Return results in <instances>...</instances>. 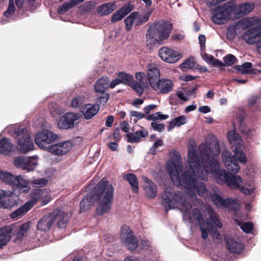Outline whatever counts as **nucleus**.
<instances>
[{
  "label": "nucleus",
  "mask_w": 261,
  "mask_h": 261,
  "mask_svg": "<svg viewBox=\"0 0 261 261\" xmlns=\"http://www.w3.org/2000/svg\"><path fill=\"white\" fill-rule=\"evenodd\" d=\"M123 178L132 186L133 191L137 193L138 191V182L137 177L133 174L129 173L124 175Z\"/></svg>",
  "instance_id": "nucleus-36"
},
{
  "label": "nucleus",
  "mask_w": 261,
  "mask_h": 261,
  "mask_svg": "<svg viewBox=\"0 0 261 261\" xmlns=\"http://www.w3.org/2000/svg\"><path fill=\"white\" fill-rule=\"evenodd\" d=\"M252 64L250 62H245L241 66H236L235 69L239 71L242 74H246L252 73Z\"/></svg>",
  "instance_id": "nucleus-39"
},
{
  "label": "nucleus",
  "mask_w": 261,
  "mask_h": 261,
  "mask_svg": "<svg viewBox=\"0 0 261 261\" xmlns=\"http://www.w3.org/2000/svg\"><path fill=\"white\" fill-rule=\"evenodd\" d=\"M72 147L73 144L71 141H65L51 145L48 151L54 155L62 156L68 153Z\"/></svg>",
  "instance_id": "nucleus-16"
},
{
  "label": "nucleus",
  "mask_w": 261,
  "mask_h": 261,
  "mask_svg": "<svg viewBox=\"0 0 261 261\" xmlns=\"http://www.w3.org/2000/svg\"><path fill=\"white\" fill-rule=\"evenodd\" d=\"M203 58L207 63L212 64H213V63H214V61L215 59V58H214L212 55H208L207 54H205L204 55H203Z\"/></svg>",
  "instance_id": "nucleus-56"
},
{
  "label": "nucleus",
  "mask_w": 261,
  "mask_h": 261,
  "mask_svg": "<svg viewBox=\"0 0 261 261\" xmlns=\"http://www.w3.org/2000/svg\"><path fill=\"white\" fill-rule=\"evenodd\" d=\"M58 225L59 228H64L68 221L67 214L60 212L57 216Z\"/></svg>",
  "instance_id": "nucleus-44"
},
{
  "label": "nucleus",
  "mask_w": 261,
  "mask_h": 261,
  "mask_svg": "<svg viewBox=\"0 0 261 261\" xmlns=\"http://www.w3.org/2000/svg\"><path fill=\"white\" fill-rule=\"evenodd\" d=\"M190 146L188 158L190 168L189 171L182 173L180 175L182 166L181 157L176 151L170 152V160L167 164V168L173 184L184 188L188 197H182L180 192H175L170 187H167L165 190L170 188L173 192L179 194L183 199H187L189 201L191 199L193 201L197 194L200 196L207 195V191L201 180L205 178L207 174H211L218 182L222 184L226 182L231 188H239L245 194L249 195L253 192L254 187L252 182L240 185L242 179L239 175H232L224 170H220L219 164L215 159V156L220 153V149L215 139H213L211 143H203L199 146L202 165L195 150V142H191Z\"/></svg>",
  "instance_id": "nucleus-1"
},
{
  "label": "nucleus",
  "mask_w": 261,
  "mask_h": 261,
  "mask_svg": "<svg viewBox=\"0 0 261 261\" xmlns=\"http://www.w3.org/2000/svg\"><path fill=\"white\" fill-rule=\"evenodd\" d=\"M187 122V117L185 116H179L172 119L170 122V125L168 128L169 130L174 127H179L185 124Z\"/></svg>",
  "instance_id": "nucleus-37"
},
{
  "label": "nucleus",
  "mask_w": 261,
  "mask_h": 261,
  "mask_svg": "<svg viewBox=\"0 0 261 261\" xmlns=\"http://www.w3.org/2000/svg\"><path fill=\"white\" fill-rule=\"evenodd\" d=\"M12 194L10 196H8L7 197H5V198H4L3 201L4 202H7L8 204L13 203V205H12V207L13 205L15 204L16 200L15 199H13L12 198V195L14 194V191L11 192Z\"/></svg>",
  "instance_id": "nucleus-54"
},
{
  "label": "nucleus",
  "mask_w": 261,
  "mask_h": 261,
  "mask_svg": "<svg viewBox=\"0 0 261 261\" xmlns=\"http://www.w3.org/2000/svg\"><path fill=\"white\" fill-rule=\"evenodd\" d=\"M132 10L131 5H124L121 9L114 13L111 19L112 22H116L121 20L125 16L128 14Z\"/></svg>",
  "instance_id": "nucleus-26"
},
{
  "label": "nucleus",
  "mask_w": 261,
  "mask_h": 261,
  "mask_svg": "<svg viewBox=\"0 0 261 261\" xmlns=\"http://www.w3.org/2000/svg\"><path fill=\"white\" fill-rule=\"evenodd\" d=\"M196 66V63L192 58H190L187 59L184 63H182L180 67L182 68L192 69Z\"/></svg>",
  "instance_id": "nucleus-46"
},
{
  "label": "nucleus",
  "mask_w": 261,
  "mask_h": 261,
  "mask_svg": "<svg viewBox=\"0 0 261 261\" xmlns=\"http://www.w3.org/2000/svg\"><path fill=\"white\" fill-rule=\"evenodd\" d=\"M114 121V118L112 116H109L106 121V125L108 127H111Z\"/></svg>",
  "instance_id": "nucleus-62"
},
{
  "label": "nucleus",
  "mask_w": 261,
  "mask_h": 261,
  "mask_svg": "<svg viewBox=\"0 0 261 261\" xmlns=\"http://www.w3.org/2000/svg\"><path fill=\"white\" fill-rule=\"evenodd\" d=\"M172 29V24L163 20L150 24L146 34V45L151 48L156 44H161L169 37Z\"/></svg>",
  "instance_id": "nucleus-6"
},
{
  "label": "nucleus",
  "mask_w": 261,
  "mask_h": 261,
  "mask_svg": "<svg viewBox=\"0 0 261 261\" xmlns=\"http://www.w3.org/2000/svg\"><path fill=\"white\" fill-rule=\"evenodd\" d=\"M144 182L143 187L146 196L150 198H154L157 194V187L155 184L146 177H142Z\"/></svg>",
  "instance_id": "nucleus-20"
},
{
  "label": "nucleus",
  "mask_w": 261,
  "mask_h": 261,
  "mask_svg": "<svg viewBox=\"0 0 261 261\" xmlns=\"http://www.w3.org/2000/svg\"><path fill=\"white\" fill-rule=\"evenodd\" d=\"M121 128L125 133L129 131V124L127 122L124 121L121 123Z\"/></svg>",
  "instance_id": "nucleus-58"
},
{
  "label": "nucleus",
  "mask_w": 261,
  "mask_h": 261,
  "mask_svg": "<svg viewBox=\"0 0 261 261\" xmlns=\"http://www.w3.org/2000/svg\"><path fill=\"white\" fill-rule=\"evenodd\" d=\"M148 132L147 131V130L145 129H142L136 132V135L138 137H140V139H141V138L146 137L148 135Z\"/></svg>",
  "instance_id": "nucleus-57"
},
{
  "label": "nucleus",
  "mask_w": 261,
  "mask_h": 261,
  "mask_svg": "<svg viewBox=\"0 0 261 261\" xmlns=\"http://www.w3.org/2000/svg\"><path fill=\"white\" fill-rule=\"evenodd\" d=\"M151 126L154 130L160 132H163L165 129V125L163 123H158L156 121H152Z\"/></svg>",
  "instance_id": "nucleus-50"
},
{
  "label": "nucleus",
  "mask_w": 261,
  "mask_h": 261,
  "mask_svg": "<svg viewBox=\"0 0 261 261\" xmlns=\"http://www.w3.org/2000/svg\"><path fill=\"white\" fill-rule=\"evenodd\" d=\"M17 151L26 153L34 150V144L25 127L19 126L17 128Z\"/></svg>",
  "instance_id": "nucleus-7"
},
{
  "label": "nucleus",
  "mask_w": 261,
  "mask_h": 261,
  "mask_svg": "<svg viewBox=\"0 0 261 261\" xmlns=\"http://www.w3.org/2000/svg\"><path fill=\"white\" fill-rule=\"evenodd\" d=\"M130 115L132 117H136L138 119H140L145 117V115L144 114L136 111H131L130 112Z\"/></svg>",
  "instance_id": "nucleus-55"
},
{
  "label": "nucleus",
  "mask_w": 261,
  "mask_h": 261,
  "mask_svg": "<svg viewBox=\"0 0 261 261\" xmlns=\"http://www.w3.org/2000/svg\"><path fill=\"white\" fill-rule=\"evenodd\" d=\"M156 107L155 105H150L144 108V112L148 114L150 110H153Z\"/></svg>",
  "instance_id": "nucleus-63"
},
{
  "label": "nucleus",
  "mask_w": 261,
  "mask_h": 261,
  "mask_svg": "<svg viewBox=\"0 0 261 261\" xmlns=\"http://www.w3.org/2000/svg\"><path fill=\"white\" fill-rule=\"evenodd\" d=\"M237 59L232 55L229 54L224 58V62L225 65L230 66L236 62Z\"/></svg>",
  "instance_id": "nucleus-49"
},
{
  "label": "nucleus",
  "mask_w": 261,
  "mask_h": 261,
  "mask_svg": "<svg viewBox=\"0 0 261 261\" xmlns=\"http://www.w3.org/2000/svg\"><path fill=\"white\" fill-rule=\"evenodd\" d=\"M38 159L37 156L30 158L23 155L17 156V168H20L27 171H33L38 165Z\"/></svg>",
  "instance_id": "nucleus-15"
},
{
  "label": "nucleus",
  "mask_w": 261,
  "mask_h": 261,
  "mask_svg": "<svg viewBox=\"0 0 261 261\" xmlns=\"http://www.w3.org/2000/svg\"><path fill=\"white\" fill-rule=\"evenodd\" d=\"M12 193L10 191H4L0 190V207L4 208H11L13 203L8 204L7 202H4L3 199L5 197L10 196Z\"/></svg>",
  "instance_id": "nucleus-42"
},
{
  "label": "nucleus",
  "mask_w": 261,
  "mask_h": 261,
  "mask_svg": "<svg viewBox=\"0 0 261 261\" xmlns=\"http://www.w3.org/2000/svg\"><path fill=\"white\" fill-rule=\"evenodd\" d=\"M144 73L139 72L136 73V77L137 81L133 82L132 87L138 94L139 96L142 94L144 91L145 87L143 81Z\"/></svg>",
  "instance_id": "nucleus-25"
},
{
  "label": "nucleus",
  "mask_w": 261,
  "mask_h": 261,
  "mask_svg": "<svg viewBox=\"0 0 261 261\" xmlns=\"http://www.w3.org/2000/svg\"><path fill=\"white\" fill-rule=\"evenodd\" d=\"M110 81L107 77H102L99 79L95 85V91L97 93H103L109 87Z\"/></svg>",
  "instance_id": "nucleus-29"
},
{
  "label": "nucleus",
  "mask_w": 261,
  "mask_h": 261,
  "mask_svg": "<svg viewBox=\"0 0 261 261\" xmlns=\"http://www.w3.org/2000/svg\"><path fill=\"white\" fill-rule=\"evenodd\" d=\"M121 242L130 250H134L138 246L137 238L128 226H124L121 228L120 234Z\"/></svg>",
  "instance_id": "nucleus-11"
},
{
  "label": "nucleus",
  "mask_w": 261,
  "mask_h": 261,
  "mask_svg": "<svg viewBox=\"0 0 261 261\" xmlns=\"http://www.w3.org/2000/svg\"><path fill=\"white\" fill-rule=\"evenodd\" d=\"M152 12V10L150 8H147L146 11L142 13L137 12V14L135 15L136 19V25L138 26L146 22L148 20L149 17Z\"/></svg>",
  "instance_id": "nucleus-30"
},
{
  "label": "nucleus",
  "mask_w": 261,
  "mask_h": 261,
  "mask_svg": "<svg viewBox=\"0 0 261 261\" xmlns=\"http://www.w3.org/2000/svg\"><path fill=\"white\" fill-rule=\"evenodd\" d=\"M240 215V217H238L234 215L236 218H234V221L236 223L240 226L241 229L246 233H249L251 231V230L253 229V224L251 222H243L241 221L238 219L239 218H241L242 217V215L240 211H239Z\"/></svg>",
  "instance_id": "nucleus-35"
},
{
  "label": "nucleus",
  "mask_w": 261,
  "mask_h": 261,
  "mask_svg": "<svg viewBox=\"0 0 261 261\" xmlns=\"http://www.w3.org/2000/svg\"><path fill=\"white\" fill-rule=\"evenodd\" d=\"M83 103L84 101L82 99H71L70 101L71 106L73 108H78L80 107Z\"/></svg>",
  "instance_id": "nucleus-51"
},
{
  "label": "nucleus",
  "mask_w": 261,
  "mask_h": 261,
  "mask_svg": "<svg viewBox=\"0 0 261 261\" xmlns=\"http://www.w3.org/2000/svg\"><path fill=\"white\" fill-rule=\"evenodd\" d=\"M233 4L230 2L225 3L217 7L215 10L212 18V21L217 24H222L227 18H233Z\"/></svg>",
  "instance_id": "nucleus-8"
},
{
  "label": "nucleus",
  "mask_w": 261,
  "mask_h": 261,
  "mask_svg": "<svg viewBox=\"0 0 261 261\" xmlns=\"http://www.w3.org/2000/svg\"><path fill=\"white\" fill-rule=\"evenodd\" d=\"M121 242L130 250H134L138 246L137 238L128 226H124L121 228L120 234Z\"/></svg>",
  "instance_id": "nucleus-12"
},
{
  "label": "nucleus",
  "mask_w": 261,
  "mask_h": 261,
  "mask_svg": "<svg viewBox=\"0 0 261 261\" xmlns=\"http://www.w3.org/2000/svg\"><path fill=\"white\" fill-rule=\"evenodd\" d=\"M118 76V78L115 79L111 83L110 87L111 88H114L116 86L120 83L128 85L132 87L133 76L131 75L124 72H120Z\"/></svg>",
  "instance_id": "nucleus-22"
},
{
  "label": "nucleus",
  "mask_w": 261,
  "mask_h": 261,
  "mask_svg": "<svg viewBox=\"0 0 261 261\" xmlns=\"http://www.w3.org/2000/svg\"><path fill=\"white\" fill-rule=\"evenodd\" d=\"M114 189L105 179H102L93 189L91 194L97 203L96 213L102 215L111 208Z\"/></svg>",
  "instance_id": "nucleus-5"
},
{
  "label": "nucleus",
  "mask_w": 261,
  "mask_h": 261,
  "mask_svg": "<svg viewBox=\"0 0 261 261\" xmlns=\"http://www.w3.org/2000/svg\"><path fill=\"white\" fill-rule=\"evenodd\" d=\"M189 201H187V199H183L179 194L173 192L170 188H167L162 195V203L166 211L172 208L179 209L182 212L184 219H188L191 222H199L202 232L201 236L203 239L205 240L207 238L209 232L216 243H220L222 240L221 235L214 228V226L220 228L222 224L216 214L212 210H208L206 220L203 221L201 219V215L197 208L192 210L191 214L190 210L192 206Z\"/></svg>",
  "instance_id": "nucleus-2"
},
{
  "label": "nucleus",
  "mask_w": 261,
  "mask_h": 261,
  "mask_svg": "<svg viewBox=\"0 0 261 261\" xmlns=\"http://www.w3.org/2000/svg\"><path fill=\"white\" fill-rule=\"evenodd\" d=\"M151 87L159 93H168L172 90L173 83L171 80L169 79H159L158 82L151 86Z\"/></svg>",
  "instance_id": "nucleus-18"
},
{
  "label": "nucleus",
  "mask_w": 261,
  "mask_h": 261,
  "mask_svg": "<svg viewBox=\"0 0 261 261\" xmlns=\"http://www.w3.org/2000/svg\"><path fill=\"white\" fill-rule=\"evenodd\" d=\"M80 3L77 0H70L69 3H64L58 10V13L60 14L64 13L67 10L78 5Z\"/></svg>",
  "instance_id": "nucleus-41"
},
{
  "label": "nucleus",
  "mask_w": 261,
  "mask_h": 261,
  "mask_svg": "<svg viewBox=\"0 0 261 261\" xmlns=\"http://www.w3.org/2000/svg\"><path fill=\"white\" fill-rule=\"evenodd\" d=\"M14 151L13 144L9 139L5 138L0 139V154L10 155Z\"/></svg>",
  "instance_id": "nucleus-23"
},
{
  "label": "nucleus",
  "mask_w": 261,
  "mask_h": 261,
  "mask_svg": "<svg viewBox=\"0 0 261 261\" xmlns=\"http://www.w3.org/2000/svg\"><path fill=\"white\" fill-rule=\"evenodd\" d=\"M17 190L22 191L23 192H27L30 190L28 182L23 180L21 177L17 176Z\"/></svg>",
  "instance_id": "nucleus-43"
},
{
  "label": "nucleus",
  "mask_w": 261,
  "mask_h": 261,
  "mask_svg": "<svg viewBox=\"0 0 261 261\" xmlns=\"http://www.w3.org/2000/svg\"><path fill=\"white\" fill-rule=\"evenodd\" d=\"M95 203L91 194H87L83 199L80 203V210L82 212L88 210L90 206Z\"/></svg>",
  "instance_id": "nucleus-33"
},
{
  "label": "nucleus",
  "mask_w": 261,
  "mask_h": 261,
  "mask_svg": "<svg viewBox=\"0 0 261 261\" xmlns=\"http://www.w3.org/2000/svg\"><path fill=\"white\" fill-rule=\"evenodd\" d=\"M199 41L200 45V47L202 49H204L205 46L204 44L205 42V37L203 35H200L199 36Z\"/></svg>",
  "instance_id": "nucleus-59"
},
{
  "label": "nucleus",
  "mask_w": 261,
  "mask_h": 261,
  "mask_svg": "<svg viewBox=\"0 0 261 261\" xmlns=\"http://www.w3.org/2000/svg\"><path fill=\"white\" fill-rule=\"evenodd\" d=\"M212 199L214 204L218 207H226L230 208H234V215L240 217L238 203L232 199L222 198L219 195L214 194L212 195Z\"/></svg>",
  "instance_id": "nucleus-13"
},
{
  "label": "nucleus",
  "mask_w": 261,
  "mask_h": 261,
  "mask_svg": "<svg viewBox=\"0 0 261 261\" xmlns=\"http://www.w3.org/2000/svg\"><path fill=\"white\" fill-rule=\"evenodd\" d=\"M30 225L29 223H25L20 226L19 231L17 232V239L27 234V231Z\"/></svg>",
  "instance_id": "nucleus-45"
},
{
  "label": "nucleus",
  "mask_w": 261,
  "mask_h": 261,
  "mask_svg": "<svg viewBox=\"0 0 261 261\" xmlns=\"http://www.w3.org/2000/svg\"><path fill=\"white\" fill-rule=\"evenodd\" d=\"M99 110L97 105L88 103L83 106L81 110V117H83L86 120L92 119L95 116Z\"/></svg>",
  "instance_id": "nucleus-19"
},
{
  "label": "nucleus",
  "mask_w": 261,
  "mask_h": 261,
  "mask_svg": "<svg viewBox=\"0 0 261 261\" xmlns=\"http://www.w3.org/2000/svg\"><path fill=\"white\" fill-rule=\"evenodd\" d=\"M228 138L230 143L236 147L234 150V156H231L230 152L224 151L222 153L223 161L226 168L228 170L238 173L240 171V166L234 158H235L237 161L242 164H245L247 161V157L242 151L244 145L239 135L233 130L229 132Z\"/></svg>",
  "instance_id": "nucleus-4"
},
{
  "label": "nucleus",
  "mask_w": 261,
  "mask_h": 261,
  "mask_svg": "<svg viewBox=\"0 0 261 261\" xmlns=\"http://www.w3.org/2000/svg\"><path fill=\"white\" fill-rule=\"evenodd\" d=\"M143 103L142 99H135L130 103L134 107L137 108L139 106L141 105Z\"/></svg>",
  "instance_id": "nucleus-60"
},
{
  "label": "nucleus",
  "mask_w": 261,
  "mask_h": 261,
  "mask_svg": "<svg viewBox=\"0 0 261 261\" xmlns=\"http://www.w3.org/2000/svg\"><path fill=\"white\" fill-rule=\"evenodd\" d=\"M159 55L163 61L169 63H175L182 57V54L178 51L167 47L159 49Z\"/></svg>",
  "instance_id": "nucleus-14"
},
{
  "label": "nucleus",
  "mask_w": 261,
  "mask_h": 261,
  "mask_svg": "<svg viewBox=\"0 0 261 261\" xmlns=\"http://www.w3.org/2000/svg\"><path fill=\"white\" fill-rule=\"evenodd\" d=\"M137 12H134L132 13L128 17L125 19V23L126 26V29L127 31L130 30L133 25H136V16Z\"/></svg>",
  "instance_id": "nucleus-40"
},
{
  "label": "nucleus",
  "mask_w": 261,
  "mask_h": 261,
  "mask_svg": "<svg viewBox=\"0 0 261 261\" xmlns=\"http://www.w3.org/2000/svg\"><path fill=\"white\" fill-rule=\"evenodd\" d=\"M228 250L234 253H240L243 249L241 243L234 240L231 238L226 239Z\"/></svg>",
  "instance_id": "nucleus-31"
},
{
  "label": "nucleus",
  "mask_w": 261,
  "mask_h": 261,
  "mask_svg": "<svg viewBox=\"0 0 261 261\" xmlns=\"http://www.w3.org/2000/svg\"><path fill=\"white\" fill-rule=\"evenodd\" d=\"M15 10L14 0H9V6L7 10L4 12V16L7 17L10 16L14 13Z\"/></svg>",
  "instance_id": "nucleus-48"
},
{
  "label": "nucleus",
  "mask_w": 261,
  "mask_h": 261,
  "mask_svg": "<svg viewBox=\"0 0 261 261\" xmlns=\"http://www.w3.org/2000/svg\"><path fill=\"white\" fill-rule=\"evenodd\" d=\"M181 80L185 81H191L195 79V77L190 75H183L181 76Z\"/></svg>",
  "instance_id": "nucleus-64"
},
{
  "label": "nucleus",
  "mask_w": 261,
  "mask_h": 261,
  "mask_svg": "<svg viewBox=\"0 0 261 261\" xmlns=\"http://www.w3.org/2000/svg\"><path fill=\"white\" fill-rule=\"evenodd\" d=\"M0 180L3 182L12 186L14 188L16 187V176L9 172L1 171Z\"/></svg>",
  "instance_id": "nucleus-27"
},
{
  "label": "nucleus",
  "mask_w": 261,
  "mask_h": 261,
  "mask_svg": "<svg viewBox=\"0 0 261 261\" xmlns=\"http://www.w3.org/2000/svg\"><path fill=\"white\" fill-rule=\"evenodd\" d=\"M163 145V142L162 139L156 140L154 142L152 147L150 149V152L152 154H154L155 153V149L159 146H162Z\"/></svg>",
  "instance_id": "nucleus-52"
},
{
  "label": "nucleus",
  "mask_w": 261,
  "mask_h": 261,
  "mask_svg": "<svg viewBox=\"0 0 261 261\" xmlns=\"http://www.w3.org/2000/svg\"><path fill=\"white\" fill-rule=\"evenodd\" d=\"M196 87H190L188 88H182L181 90L177 92L178 98H187V97L196 96Z\"/></svg>",
  "instance_id": "nucleus-34"
},
{
  "label": "nucleus",
  "mask_w": 261,
  "mask_h": 261,
  "mask_svg": "<svg viewBox=\"0 0 261 261\" xmlns=\"http://www.w3.org/2000/svg\"><path fill=\"white\" fill-rule=\"evenodd\" d=\"M230 3L233 4L232 15L233 17H237L240 15H247L250 13L254 8L253 3H245L238 5H236L234 2H230Z\"/></svg>",
  "instance_id": "nucleus-17"
},
{
  "label": "nucleus",
  "mask_w": 261,
  "mask_h": 261,
  "mask_svg": "<svg viewBox=\"0 0 261 261\" xmlns=\"http://www.w3.org/2000/svg\"><path fill=\"white\" fill-rule=\"evenodd\" d=\"M243 29L245 32L243 39L250 45H255L258 52L261 54V18L257 17H248L242 20L234 27L236 34Z\"/></svg>",
  "instance_id": "nucleus-3"
},
{
  "label": "nucleus",
  "mask_w": 261,
  "mask_h": 261,
  "mask_svg": "<svg viewBox=\"0 0 261 261\" xmlns=\"http://www.w3.org/2000/svg\"><path fill=\"white\" fill-rule=\"evenodd\" d=\"M81 118V115L77 113L68 112L60 118L58 127L62 129H72L79 123Z\"/></svg>",
  "instance_id": "nucleus-10"
},
{
  "label": "nucleus",
  "mask_w": 261,
  "mask_h": 261,
  "mask_svg": "<svg viewBox=\"0 0 261 261\" xmlns=\"http://www.w3.org/2000/svg\"><path fill=\"white\" fill-rule=\"evenodd\" d=\"M58 139L57 134L51 130L44 129L38 133L35 138L36 145L40 148L48 151L49 144L55 142Z\"/></svg>",
  "instance_id": "nucleus-9"
},
{
  "label": "nucleus",
  "mask_w": 261,
  "mask_h": 261,
  "mask_svg": "<svg viewBox=\"0 0 261 261\" xmlns=\"http://www.w3.org/2000/svg\"><path fill=\"white\" fill-rule=\"evenodd\" d=\"M115 10V5L112 3H105L97 9V13L101 16L107 15Z\"/></svg>",
  "instance_id": "nucleus-32"
},
{
  "label": "nucleus",
  "mask_w": 261,
  "mask_h": 261,
  "mask_svg": "<svg viewBox=\"0 0 261 261\" xmlns=\"http://www.w3.org/2000/svg\"><path fill=\"white\" fill-rule=\"evenodd\" d=\"M128 141L132 143H136L140 141V137H138L136 135V132L135 134H128L127 135Z\"/></svg>",
  "instance_id": "nucleus-53"
},
{
  "label": "nucleus",
  "mask_w": 261,
  "mask_h": 261,
  "mask_svg": "<svg viewBox=\"0 0 261 261\" xmlns=\"http://www.w3.org/2000/svg\"><path fill=\"white\" fill-rule=\"evenodd\" d=\"M147 78L150 86L153 85L159 80L160 73L159 69L154 64H150L147 66Z\"/></svg>",
  "instance_id": "nucleus-21"
},
{
  "label": "nucleus",
  "mask_w": 261,
  "mask_h": 261,
  "mask_svg": "<svg viewBox=\"0 0 261 261\" xmlns=\"http://www.w3.org/2000/svg\"><path fill=\"white\" fill-rule=\"evenodd\" d=\"M54 221L55 217L53 215L50 214L44 216L38 223L37 227L38 229L44 231L48 230L50 228Z\"/></svg>",
  "instance_id": "nucleus-24"
},
{
  "label": "nucleus",
  "mask_w": 261,
  "mask_h": 261,
  "mask_svg": "<svg viewBox=\"0 0 261 261\" xmlns=\"http://www.w3.org/2000/svg\"><path fill=\"white\" fill-rule=\"evenodd\" d=\"M11 226H7L0 228V249L6 245L10 240L9 233L12 231Z\"/></svg>",
  "instance_id": "nucleus-28"
},
{
  "label": "nucleus",
  "mask_w": 261,
  "mask_h": 261,
  "mask_svg": "<svg viewBox=\"0 0 261 261\" xmlns=\"http://www.w3.org/2000/svg\"><path fill=\"white\" fill-rule=\"evenodd\" d=\"M159 115L157 113H155L154 114H151L149 116H148L146 119L148 120H152L153 121H156V120H159V117L158 116Z\"/></svg>",
  "instance_id": "nucleus-61"
},
{
  "label": "nucleus",
  "mask_w": 261,
  "mask_h": 261,
  "mask_svg": "<svg viewBox=\"0 0 261 261\" xmlns=\"http://www.w3.org/2000/svg\"><path fill=\"white\" fill-rule=\"evenodd\" d=\"M36 202V200L35 199H32L27 202L21 207L17 209V217L19 216H22L24 215L33 207Z\"/></svg>",
  "instance_id": "nucleus-38"
},
{
  "label": "nucleus",
  "mask_w": 261,
  "mask_h": 261,
  "mask_svg": "<svg viewBox=\"0 0 261 261\" xmlns=\"http://www.w3.org/2000/svg\"><path fill=\"white\" fill-rule=\"evenodd\" d=\"M47 182V180L44 178L35 179L31 181V183L35 187H43L46 184Z\"/></svg>",
  "instance_id": "nucleus-47"
}]
</instances>
